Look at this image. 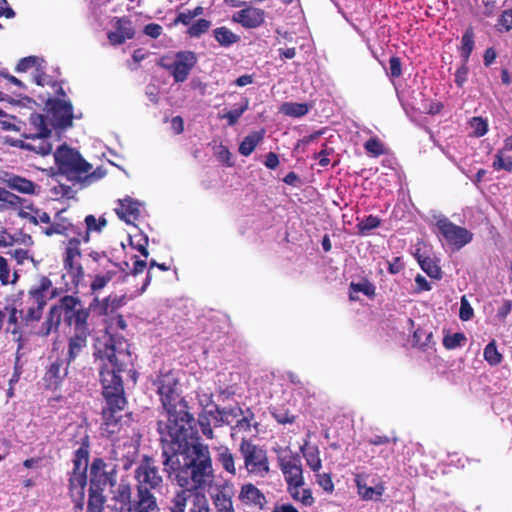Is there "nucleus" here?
<instances>
[{
	"label": "nucleus",
	"instance_id": "36",
	"mask_svg": "<svg viewBox=\"0 0 512 512\" xmlns=\"http://www.w3.org/2000/svg\"><path fill=\"white\" fill-rule=\"evenodd\" d=\"M309 110L310 106L308 104L298 102H284L279 108L280 113L293 118L303 117Z\"/></svg>",
	"mask_w": 512,
	"mask_h": 512
},
{
	"label": "nucleus",
	"instance_id": "58",
	"mask_svg": "<svg viewBox=\"0 0 512 512\" xmlns=\"http://www.w3.org/2000/svg\"><path fill=\"white\" fill-rule=\"evenodd\" d=\"M5 311L9 312L8 322L13 325V329L11 330L12 334H17L20 332L19 321L17 314L19 313V309L13 304L12 306H6Z\"/></svg>",
	"mask_w": 512,
	"mask_h": 512
},
{
	"label": "nucleus",
	"instance_id": "49",
	"mask_svg": "<svg viewBox=\"0 0 512 512\" xmlns=\"http://www.w3.org/2000/svg\"><path fill=\"white\" fill-rule=\"evenodd\" d=\"M466 340L467 339H466V336L464 335V333L457 332L454 334L444 336L443 346L446 349L452 350L457 347L463 346L465 344Z\"/></svg>",
	"mask_w": 512,
	"mask_h": 512
},
{
	"label": "nucleus",
	"instance_id": "45",
	"mask_svg": "<svg viewBox=\"0 0 512 512\" xmlns=\"http://www.w3.org/2000/svg\"><path fill=\"white\" fill-rule=\"evenodd\" d=\"M484 359L492 366L498 365L501 363L503 357L498 352L495 341H491L486 345L483 352Z\"/></svg>",
	"mask_w": 512,
	"mask_h": 512
},
{
	"label": "nucleus",
	"instance_id": "53",
	"mask_svg": "<svg viewBox=\"0 0 512 512\" xmlns=\"http://www.w3.org/2000/svg\"><path fill=\"white\" fill-rule=\"evenodd\" d=\"M69 489V496L74 503V512H83L85 489Z\"/></svg>",
	"mask_w": 512,
	"mask_h": 512
},
{
	"label": "nucleus",
	"instance_id": "57",
	"mask_svg": "<svg viewBox=\"0 0 512 512\" xmlns=\"http://www.w3.org/2000/svg\"><path fill=\"white\" fill-rule=\"evenodd\" d=\"M474 315L473 308L471 307L466 296H462L460 302L459 317L462 321H469Z\"/></svg>",
	"mask_w": 512,
	"mask_h": 512
},
{
	"label": "nucleus",
	"instance_id": "31",
	"mask_svg": "<svg viewBox=\"0 0 512 512\" xmlns=\"http://www.w3.org/2000/svg\"><path fill=\"white\" fill-rule=\"evenodd\" d=\"M69 364L66 359H57L51 363L45 375L46 380L57 386L67 375Z\"/></svg>",
	"mask_w": 512,
	"mask_h": 512
},
{
	"label": "nucleus",
	"instance_id": "18",
	"mask_svg": "<svg viewBox=\"0 0 512 512\" xmlns=\"http://www.w3.org/2000/svg\"><path fill=\"white\" fill-rule=\"evenodd\" d=\"M113 21L115 31H109L107 33V38L111 45H121L126 40L134 38L135 29L132 25V21L128 17H114Z\"/></svg>",
	"mask_w": 512,
	"mask_h": 512
},
{
	"label": "nucleus",
	"instance_id": "14",
	"mask_svg": "<svg viewBox=\"0 0 512 512\" xmlns=\"http://www.w3.org/2000/svg\"><path fill=\"white\" fill-rule=\"evenodd\" d=\"M66 212L67 209L57 211L53 217V222L43 229V233L48 237L62 235L67 238V241L70 239L80 241L81 222H74L72 218L65 215Z\"/></svg>",
	"mask_w": 512,
	"mask_h": 512
},
{
	"label": "nucleus",
	"instance_id": "38",
	"mask_svg": "<svg viewBox=\"0 0 512 512\" xmlns=\"http://www.w3.org/2000/svg\"><path fill=\"white\" fill-rule=\"evenodd\" d=\"M0 210L3 209H16L23 206L27 201L16 194L0 187Z\"/></svg>",
	"mask_w": 512,
	"mask_h": 512
},
{
	"label": "nucleus",
	"instance_id": "2",
	"mask_svg": "<svg viewBox=\"0 0 512 512\" xmlns=\"http://www.w3.org/2000/svg\"><path fill=\"white\" fill-rule=\"evenodd\" d=\"M193 424L160 433L162 464L178 486L205 490L214 479L208 446L194 442Z\"/></svg>",
	"mask_w": 512,
	"mask_h": 512
},
{
	"label": "nucleus",
	"instance_id": "26",
	"mask_svg": "<svg viewBox=\"0 0 512 512\" xmlns=\"http://www.w3.org/2000/svg\"><path fill=\"white\" fill-rule=\"evenodd\" d=\"M28 131L30 135L38 136V137H50L52 130L50 128V123L42 114L31 113L28 118Z\"/></svg>",
	"mask_w": 512,
	"mask_h": 512
},
{
	"label": "nucleus",
	"instance_id": "8",
	"mask_svg": "<svg viewBox=\"0 0 512 512\" xmlns=\"http://www.w3.org/2000/svg\"><path fill=\"white\" fill-rule=\"evenodd\" d=\"M54 159L59 171L66 175L69 180L74 181V185L81 180L83 174L92 169V165L77 150L70 148L65 143L56 149Z\"/></svg>",
	"mask_w": 512,
	"mask_h": 512
},
{
	"label": "nucleus",
	"instance_id": "37",
	"mask_svg": "<svg viewBox=\"0 0 512 512\" xmlns=\"http://www.w3.org/2000/svg\"><path fill=\"white\" fill-rule=\"evenodd\" d=\"M213 35L218 44L222 47H230L237 43L240 37L225 26L213 30Z\"/></svg>",
	"mask_w": 512,
	"mask_h": 512
},
{
	"label": "nucleus",
	"instance_id": "56",
	"mask_svg": "<svg viewBox=\"0 0 512 512\" xmlns=\"http://www.w3.org/2000/svg\"><path fill=\"white\" fill-rule=\"evenodd\" d=\"M105 175V171L101 168L95 169L93 172L90 173V171L86 174H83L81 176V180L78 181L77 184H79V188H83L86 185L91 184L92 182L101 179Z\"/></svg>",
	"mask_w": 512,
	"mask_h": 512
},
{
	"label": "nucleus",
	"instance_id": "9",
	"mask_svg": "<svg viewBox=\"0 0 512 512\" xmlns=\"http://www.w3.org/2000/svg\"><path fill=\"white\" fill-rule=\"evenodd\" d=\"M239 450L243 456L244 465L249 474L265 477L269 473V461L265 449L253 444L247 439H242Z\"/></svg>",
	"mask_w": 512,
	"mask_h": 512
},
{
	"label": "nucleus",
	"instance_id": "6",
	"mask_svg": "<svg viewBox=\"0 0 512 512\" xmlns=\"http://www.w3.org/2000/svg\"><path fill=\"white\" fill-rule=\"evenodd\" d=\"M118 467L106 463L96 457L90 464V486L88 490L87 512H103L106 497L103 492L106 487L113 488L117 483Z\"/></svg>",
	"mask_w": 512,
	"mask_h": 512
},
{
	"label": "nucleus",
	"instance_id": "48",
	"mask_svg": "<svg viewBox=\"0 0 512 512\" xmlns=\"http://www.w3.org/2000/svg\"><path fill=\"white\" fill-rule=\"evenodd\" d=\"M349 287L350 290L354 292H361L370 298H373L376 294L375 285L366 279L357 283L351 282Z\"/></svg>",
	"mask_w": 512,
	"mask_h": 512
},
{
	"label": "nucleus",
	"instance_id": "64",
	"mask_svg": "<svg viewBox=\"0 0 512 512\" xmlns=\"http://www.w3.org/2000/svg\"><path fill=\"white\" fill-rule=\"evenodd\" d=\"M499 25L505 28L506 31L512 29V8L505 10L499 17Z\"/></svg>",
	"mask_w": 512,
	"mask_h": 512
},
{
	"label": "nucleus",
	"instance_id": "41",
	"mask_svg": "<svg viewBox=\"0 0 512 512\" xmlns=\"http://www.w3.org/2000/svg\"><path fill=\"white\" fill-rule=\"evenodd\" d=\"M218 462L226 472L232 475L236 474L234 456L227 447L220 448L218 453Z\"/></svg>",
	"mask_w": 512,
	"mask_h": 512
},
{
	"label": "nucleus",
	"instance_id": "59",
	"mask_svg": "<svg viewBox=\"0 0 512 512\" xmlns=\"http://www.w3.org/2000/svg\"><path fill=\"white\" fill-rule=\"evenodd\" d=\"M316 477H317V483L319 484L320 487L323 488L324 491H326L328 493H332L333 492L334 484H333V481H332V478H331L330 474H328V473H323V474L318 473L316 475Z\"/></svg>",
	"mask_w": 512,
	"mask_h": 512
},
{
	"label": "nucleus",
	"instance_id": "16",
	"mask_svg": "<svg viewBox=\"0 0 512 512\" xmlns=\"http://www.w3.org/2000/svg\"><path fill=\"white\" fill-rule=\"evenodd\" d=\"M278 465L287 484V489L304 485L303 469L300 456L297 453H288L278 456Z\"/></svg>",
	"mask_w": 512,
	"mask_h": 512
},
{
	"label": "nucleus",
	"instance_id": "35",
	"mask_svg": "<svg viewBox=\"0 0 512 512\" xmlns=\"http://www.w3.org/2000/svg\"><path fill=\"white\" fill-rule=\"evenodd\" d=\"M304 485H296L287 489L292 499L301 503L303 506H312L315 502L312 491L309 488H304Z\"/></svg>",
	"mask_w": 512,
	"mask_h": 512
},
{
	"label": "nucleus",
	"instance_id": "40",
	"mask_svg": "<svg viewBox=\"0 0 512 512\" xmlns=\"http://www.w3.org/2000/svg\"><path fill=\"white\" fill-rule=\"evenodd\" d=\"M249 108V99L247 97L242 98V102L239 107L227 111L221 118L227 119L229 126H234L245 111Z\"/></svg>",
	"mask_w": 512,
	"mask_h": 512
},
{
	"label": "nucleus",
	"instance_id": "21",
	"mask_svg": "<svg viewBox=\"0 0 512 512\" xmlns=\"http://www.w3.org/2000/svg\"><path fill=\"white\" fill-rule=\"evenodd\" d=\"M23 136L29 141L15 140L12 145L40 156H47L52 152L53 145L49 141L50 137H38L26 133Z\"/></svg>",
	"mask_w": 512,
	"mask_h": 512
},
{
	"label": "nucleus",
	"instance_id": "30",
	"mask_svg": "<svg viewBox=\"0 0 512 512\" xmlns=\"http://www.w3.org/2000/svg\"><path fill=\"white\" fill-rule=\"evenodd\" d=\"M355 483L359 496L365 501H378L385 491L383 484H378L375 487L367 486L359 475L356 476Z\"/></svg>",
	"mask_w": 512,
	"mask_h": 512
},
{
	"label": "nucleus",
	"instance_id": "4",
	"mask_svg": "<svg viewBox=\"0 0 512 512\" xmlns=\"http://www.w3.org/2000/svg\"><path fill=\"white\" fill-rule=\"evenodd\" d=\"M134 479L137 501L134 503L133 510L136 512H160L153 491L162 487L163 477L153 457L148 455L142 457L134 470Z\"/></svg>",
	"mask_w": 512,
	"mask_h": 512
},
{
	"label": "nucleus",
	"instance_id": "61",
	"mask_svg": "<svg viewBox=\"0 0 512 512\" xmlns=\"http://www.w3.org/2000/svg\"><path fill=\"white\" fill-rule=\"evenodd\" d=\"M389 75L392 78H398L402 75V63L399 57L393 56L389 60Z\"/></svg>",
	"mask_w": 512,
	"mask_h": 512
},
{
	"label": "nucleus",
	"instance_id": "42",
	"mask_svg": "<svg viewBox=\"0 0 512 512\" xmlns=\"http://www.w3.org/2000/svg\"><path fill=\"white\" fill-rule=\"evenodd\" d=\"M270 413L272 417L282 425L293 424L296 421V415L292 414L284 407H273Z\"/></svg>",
	"mask_w": 512,
	"mask_h": 512
},
{
	"label": "nucleus",
	"instance_id": "5",
	"mask_svg": "<svg viewBox=\"0 0 512 512\" xmlns=\"http://www.w3.org/2000/svg\"><path fill=\"white\" fill-rule=\"evenodd\" d=\"M81 305L78 297L65 295L52 305L41 325L39 334L48 336L53 330L57 331L63 319L69 328L88 323L89 309L77 308Z\"/></svg>",
	"mask_w": 512,
	"mask_h": 512
},
{
	"label": "nucleus",
	"instance_id": "47",
	"mask_svg": "<svg viewBox=\"0 0 512 512\" xmlns=\"http://www.w3.org/2000/svg\"><path fill=\"white\" fill-rule=\"evenodd\" d=\"M239 410L243 414V417L236 422L232 429L236 432H249L252 427V421L254 420V414L250 409H247L245 412L241 409Z\"/></svg>",
	"mask_w": 512,
	"mask_h": 512
},
{
	"label": "nucleus",
	"instance_id": "15",
	"mask_svg": "<svg viewBox=\"0 0 512 512\" xmlns=\"http://www.w3.org/2000/svg\"><path fill=\"white\" fill-rule=\"evenodd\" d=\"M435 225L445 241L457 249H461L472 241L473 234L469 230L454 224L447 217L437 219Z\"/></svg>",
	"mask_w": 512,
	"mask_h": 512
},
{
	"label": "nucleus",
	"instance_id": "20",
	"mask_svg": "<svg viewBox=\"0 0 512 512\" xmlns=\"http://www.w3.org/2000/svg\"><path fill=\"white\" fill-rule=\"evenodd\" d=\"M1 181L10 190L17 191L21 194L34 195L37 194L40 189L39 185L32 180L12 172H3Z\"/></svg>",
	"mask_w": 512,
	"mask_h": 512
},
{
	"label": "nucleus",
	"instance_id": "25",
	"mask_svg": "<svg viewBox=\"0 0 512 512\" xmlns=\"http://www.w3.org/2000/svg\"><path fill=\"white\" fill-rule=\"evenodd\" d=\"M108 222L104 216L96 218L94 215H87L84 219V223L81 222L80 230V241L82 243H88L91 240V233H101L102 230L107 226Z\"/></svg>",
	"mask_w": 512,
	"mask_h": 512
},
{
	"label": "nucleus",
	"instance_id": "10",
	"mask_svg": "<svg viewBox=\"0 0 512 512\" xmlns=\"http://www.w3.org/2000/svg\"><path fill=\"white\" fill-rule=\"evenodd\" d=\"M169 60L168 56H163L157 64L167 70L176 83H183L197 64V55L193 51H179L175 54V59L172 62Z\"/></svg>",
	"mask_w": 512,
	"mask_h": 512
},
{
	"label": "nucleus",
	"instance_id": "17",
	"mask_svg": "<svg viewBox=\"0 0 512 512\" xmlns=\"http://www.w3.org/2000/svg\"><path fill=\"white\" fill-rule=\"evenodd\" d=\"M91 335V329L88 323L70 328L68 336V350L66 360L72 363L76 358L80 357L88 344V338Z\"/></svg>",
	"mask_w": 512,
	"mask_h": 512
},
{
	"label": "nucleus",
	"instance_id": "12",
	"mask_svg": "<svg viewBox=\"0 0 512 512\" xmlns=\"http://www.w3.org/2000/svg\"><path fill=\"white\" fill-rule=\"evenodd\" d=\"M81 241L76 239H70L66 242L64 252H63V267L71 277L72 283L75 286L83 281L84 279V268L80 263V259L82 257L81 252Z\"/></svg>",
	"mask_w": 512,
	"mask_h": 512
},
{
	"label": "nucleus",
	"instance_id": "24",
	"mask_svg": "<svg viewBox=\"0 0 512 512\" xmlns=\"http://www.w3.org/2000/svg\"><path fill=\"white\" fill-rule=\"evenodd\" d=\"M179 487L170 500L169 512H185L188 500L192 499L193 502L196 494H203L200 489H194L192 486Z\"/></svg>",
	"mask_w": 512,
	"mask_h": 512
},
{
	"label": "nucleus",
	"instance_id": "32",
	"mask_svg": "<svg viewBox=\"0 0 512 512\" xmlns=\"http://www.w3.org/2000/svg\"><path fill=\"white\" fill-rule=\"evenodd\" d=\"M415 257L421 269L429 277L433 279H440L442 277L441 268L434 258L421 254L419 249L415 253Z\"/></svg>",
	"mask_w": 512,
	"mask_h": 512
},
{
	"label": "nucleus",
	"instance_id": "46",
	"mask_svg": "<svg viewBox=\"0 0 512 512\" xmlns=\"http://www.w3.org/2000/svg\"><path fill=\"white\" fill-rule=\"evenodd\" d=\"M303 455L306 459L307 465L311 468V470L314 472H319L322 467V461L318 448H309L307 451L303 452Z\"/></svg>",
	"mask_w": 512,
	"mask_h": 512
},
{
	"label": "nucleus",
	"instance_id": "22",
	"mask_svg": "<svg viewBox=\"0 0 512 512\" xmlns=\"http://www.w3.org/2000/svg\"><path fill=\"white\" fill-rule=\"evenodd\" d=\"M239 501L249 507L263 510L267 504L264 493L252 483L243 484L238 495Z\"/></svg>",
	"mask_w": 512,
	"mask_h": 512
},
{
	"label": "nucleus",
	"instance_id": "44",
	"mask_svg": "<svg viewBox=\"0 0 512 512\" xmlns=\"http://www.w3.org/2000/svg\"><path fill=\"white\" fill-rule=\"evenodd\" d=\"M492 167L496 171L505 170L507 172H512V158L510 156H505L503 150H498L494 156Z\"/></svg>",
	"mask_w": 512,
	"mask_h": 512
},
{
	"label": "nucleus",
	"instance_id": "23",
	"mask_svg": "<svg viewBox=\"0 0 512 512\" xmlns=\"http://www.w3.org/2000/svg\"><path fill=\"white\" fill-rule=\"evenodd\" d=\"M140 202L130 196L118 200V206L114 209L117 216L127 224H133L140 217Z\"/></svg>",
	"mask_w": 512,
	"mask_h": 512
},
{
	"label": "nucleus",
	"instance_id": "13",
	"mask_svg": "<svg viewBox=\"0 0 512 512\" xmlns=\"http://www.w3.org/2000/svg\"><path fill=\"white\" fill-rule=\"evenodd\" d=\"M50 125L55 129H66L73 124V106L71 102L57 98H48L45 103Z\"/></svg>",
	"mask_w": 512,
	"mask_h": 512
},
{
	"label": "nucleus",
	"instance_id": "43",
	"mask_svg": "<svg viewBox=\"0 0 512 512\" xmlns=\"http://www.w3.org/2000/svg\"><path fill=\"white\" fill-rule=\"evenodd\" d=\"M381 225V219L374 215H368L356 225L358 233L361 235L367 234L369 231L378 228Z\"/></svg>",
	"mask_w": 512,
	"mask_h": 512
},
{
	"label": "nucleus",
	"instance_id": "1",
	"mask_svg": "<svg viewBox=\"0 0 512 512\" xmlns=\"http://www.w3.org/2000/svg\"><path fill=\"white\" fill-rule=\"evenodd\" d=\"M129 343L123 336L108 334L95 345L94 356L107 361L100 370L102 395V434L112 437L130 420L121 373L133 368Z\"/></svg>",
	"mask_w": 512,
	"mask_h": 512
},
{
	"label": "nucleus",
	"instance_id": "7",
	"mask_svg": "<svg viewBox=\"0 0 512 512\" xmlns=\"http://www.w3.org/2000/svg\"><path fill=\"white\" fill-rule=\"evenodd\" d=\"M51 287L52 281L47 276H42L38 284L31 287L27 293L18 292L13 303L19 309V314L26 324L41 319L47 304L46 293Z\"/></svg>",
	"mask_w": 512,
	"mask_h": 512
},
{
	"label": "nucleus",
	"instance_id": "34",
	"mask_svg": "<svg viewBox=\"0 0 512 512\" xmlns=\"http://www.w3.org/2000/svg\"><path fill=\"white\" fill-rule=\"evenodd\" d=\"M24 207L26 209H29L32 212H34V214H31L29 212H25V211L21 210L19 212V217H21L22 219H26L34 225H38L39 223H44V224H48V226H49L53 222V221H51V217L47 212L41 211L40 209L34 207V205L32 203H29V204L25 205Z\"/></svg>",
	"mask_w": 512,
	"mask_h": 512
},
{
	"label": "nucleus",
	"instance_id": "27",
	"mask_svg": "<svg viewBox=\"0 0 512 512\" xmlns=\"http://www.w3.org/2000/svg\"><path fill=\"white\" fill-rule=\"evenodd\" d=\"M233 492L229 486L219 487L212 495L213 504L217 512H234L232 501Z\"/></svg>",
	"mask_w": 512,
	"mask_h": 512
},
{
	"label": "nucleus",
	"instance_id": "55",
	"mask_svg": "<svg viewBox=\"0 0 512 512\" xmlns=\"http://www.w3.org/2000/svg\"><path fill=\"white\" fill-rule=\"evenodd\" d=\"M189 512H210L209 502L205 494H196Z\"/></svg>",
	"mask_w": 512,
	"mask_h": 512
},
{
	"label": "nucleus",
	"instance_id": "33",
	"mask_svg": "<svg viewBox=\"0 0 512 512\" xmlns=\"http://www.w3.org/2000/svg\"><path fill=\"white\" fill-rule=\"evenodd\" d=\"M265 131L263 129L259 131H253L249 133L239 145V153L243 156H249L255 150V148L262 142Z\"/></svg>",
	"mask_w": 512,
	"mask_h": 512
},
{
	"label": "nucleus",
	"instance_id": "62",
	"mask_svg": "<svg viewBox=\"0 0 512 512\" xmlns=\"http://www.w3.org/2000/svg\"><path fill=\"white\" fill-rule=\"evenodd\" d=\"M198 423H199L202 434L206 438L212 439L213 438V429L210 425L209 417L206 415H200L198 418Z\"/></svg>",
	"mask_w": 512,
	"mask_h": 512
},
{
	"label": "nucleus",
	"instance_id": "50",
	"mask_svg": "<svg viewBox=\"0 0 512 512\" xmlns=\"http://www.w3.org/2000/svg\"><path fill=\"white\" fill-rule=\"evenodd\" d=\"M210 26L211 22L209 20L199 19L195 23L190 25V27L187 30V34L190 37L198 38L202 34L206 33L209 30Z\"/></svg>",
	"mask_w": 512,
	"mask_h": 512
},
{
	"label": "nucleus",
	"instance_id": "28",
	"mask_svg": "<svg viewBox=\"0 0 512 512\" xmlns=\"http://www.w3.org/2000/svg\"><path fill=\"white\" fill-rule=\"evenodd\" d=\"M124 300V297L111 295L101 301L96 297L90 304V308H92L94 311H97L99 314L109 315L120 308L124 304Z\"/></svg>",
	"mask_w": 512,
	"mask_h": 512
},
{
	"label": "nucleus",
	"instance_id": "60",
	"mask_svg": "<svg viewBox=\"0 0 512 512\" xmlns=\"http://www.w3.org/2000/svg\"><path fill=\"white\" fill-rule=\"evenodd\" d=\"M53 191L56 195H60L61 197L68 199L73 198L76 193L75 189L64 183H59L58 185L54 186Z\"/></svg>",
	"mask_w": 512,
	"mask_h": 512
},
{
	"label": "nucleus",
	"instance_id": "54",
	"mask_svg": "<svg viewBox=\"0 0 512 512\" xmlns=\"http://www.w3.org/2000/svg\"><path fill=\"white\" fill-rule=\"evenodd\" d=\"M470 126L473 129L474 136L482 137L488 131V123L482 117H473L470 120Z\"/></svg>",
	"mask_w": 512,
	"mask_h": 512
},
{
	"label": "nucleus",
	"instance_id": "51",
	"mask_svg": "<svg viewBox=\"0 0 512 512\" xmlns=\"http://www.w3.org/2000/svg\"><path fill=\"white\" fill-rule=\"evenodd\" d=\"M364 148L373 157H379L385 153L384 145L377 137L368 139L364 144Z\"/></svg>",
	"mask_w": 512,
	"mask_h": 512
},
{
	"label": "nucleus",
	"instance_id": "39",
	"mask_svg": "<svg viewBox=\"0 0 512 512\" xmlns=\"http://www.w3.org/2000/svg\"><path fill=\"white\" fill-rule=\"evenodd\" d=\"M475 42H474V30L472 26H469L464 34L462 35L461 39V46H460V55L463 62H468L469 58L471 56V53L474 49Z\"/></svg>",
	"mask_w": 512,
	"mask_h": 512
},
{
	"label": "nucleus",
	"instance_id": "52",
	"mask_svg": "<svg viewBox=\"0 0 512 512\" xmlns=\"http://www.w3.org/2000/svg\"><path fill=\"white\" fill-rule=\"evenodd\" d=\"M42 62H44V60L40 59L36 56L24 57V58L20 59V61L16 65L15 71L16 72H26L27 70H29L32 67H35L37 69V67L41 66Z\"/></svg>",
	"mask_w": 512,
	"mask_h": 512
},
{
	"label": "nucleus",
	"instance_id": "29",
	"mask_svg": "<svg viewBox=\"0 0 512 512\" xmlns=\"http://www.w3.org/2000/svg\"><path fill=\"white\" fill-rule=\"evenodd\" d=\"M107 263H109L112 268H107L104 273L96 274L91 281L90 289L93 293L102 290L119 274L118 264L113 263L109 258H107Z\"/></svg>",
	"mask_w": 512,
	"mask_h": 512
},
{
	"label": "nucleus",
	"instance_id": "3",
	"mask_svg": "<svg viewBox=\"0 0 512 512\" xmlns=\"http://www.w3.org/2000/svg\"><path fill=\"white\" fill-rule=\"evenodd\" d=\"M161 404L167 413V421H158V432L174 430L179 426L194 423V417L188 410L186 400L178 391V379L173 372L160 373L154 382Z\"/></svg>",
	"mask_w": 512,
	"mask_h": 512
},
{
	"label": "nucleus",
	"instance_id": "19",
	"mask_svg": "<svg viewBox=\"0 0 512 512\" xmlns=\"http://www.w3.org/2000/svg\"><path fill=\"white\" fill-rule=\"evenodd\" d=\"M232 21L246 29L258 28L265 21V11L261 8L247 6L235 12L232 16Z\"/></svg>",
	"mask_w": 512,
	"mask_h": 512
},
{
	"label": "nucleus",
	"instance_id": "63",
	"mask_svg": "<svg viewBox=\"0 0 512 512\" xmlns=\"http://www.w3.org/2000/svg\"><path fill=\"white\" fill-rule=\"evenodd\" d=\"M467 63L468 62H463L462 61L461 66L456 70V73H455V83H456V85L458 87H462L463 84L467 80V75H468Z\"/></svg>",
	"mask_w": 512,
	"mask_h": 512
},
{
	"label": "nucleus",
	"instance_id": "11",
	"mask_svg": "<svg viewBox=\"0 0 512 512\" xmlns=\"http://www.w3.org/2000/svg\"><path fill=\"white\" fill-rule=\"evenodd\" d=\"M89 456V442L88 437H86L83 439L80 447L74 452L72 459L73 469L69 473L68 488L85 489L87 485Z\"/></svg>",
	"mask_w": 512,
	"mask_h": 512
}]
</instances>
